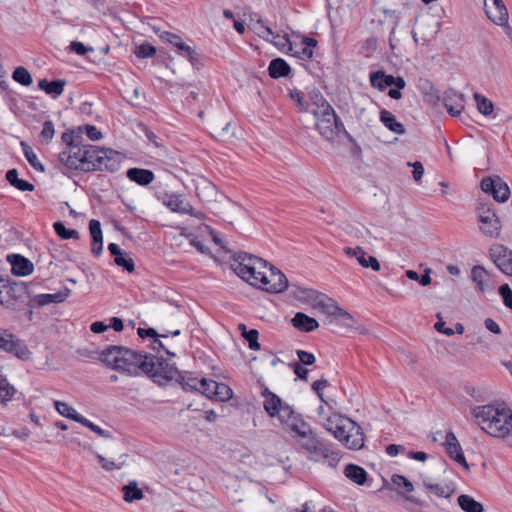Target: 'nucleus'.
Returning <instances> with one entry per match:
<instances>
[{"mask_svg": "<svg viewBox=\"0 0 512 512\" xmlns=\"http://www.w3.org/2000/svg\"><path fill=\"white\" fill-rule=\"evenodd\" d=\"M99 359L107 367L128 376L135 377L143 373L158 385L176 380L184 391L198 392L201 383L197 377L181 375L175 365L163 357L124 346H107L100 353Z\"/></svg>", "mask_w": 512, "mask_h": 512, "instance_id": "nucleus-1", "label": "nucleus"}, {"mask_svg": "<svg viewBox=\"0 0 512 512\" xmlns=\"http://www.w3.org/2000/svg\"><path fill=\"white\" fill-rule=\"evenodd\" d=\"M472 415L483 431L492 437L506 438L512 435V410L492 404L477 406Z\"/></svg>", "mask_w": 512, "mask_h": 512, "instance_id": "nucleus-2", "label": "nucleus"}, {"mask_svg": "<svg viewBox=\"0 0 512 512\" xmlns=\"http://www.w3.org/2000/svg\"><path fill=\"white\" fill-rule=\"evenodd\" d=\"M311 99V113L316 119L315 128L319 134L325 140L333 141L343 131L346 138L353 142V137L345 130L343 122L330 103L320 93L315 94Z\"/></svg>", "mask_w": 512, "mask_h": 512, "instance_id": "nucleus-3", "label": "nucleus"}, {"mask_svg": "<svg viewBox=\"0 0 512 512\" xmlns=\"http://www.w3.org/2000/svg\"><path fill=\"white\" fill-rule=\"evenodd\" d=\"M234 261L235 273L253 286L259 285V277L266 275L269 271V266H272L266 260L247 252L237 253Z\"/></svg>", "mask_w": 512, "mask_h": 512, "instance_id": "nucleus-4", "label": "nucleus"}, {"mask_svg": "<svg viewBox=\"0 0 512 512\" xmlns=\"http://www.w3.org/2000/svg\"><path fill=\"white\" fill-rule=\"evenodd\" d=\"M325 428L348 449L359 450L364 446V433L351 419H341L337 422L328 420Z\"/></svg>", "mask_w": 512, "mask_h": 512, "instance_id": "nucleus-5", "label": "nucleus"}, {"mask_svg": "<svg viewBox=\"0 0 512 512\" xmlns=\"http://www.w3.org/2000/svg\"><path fill=\"white\" fill-rule=\"evenodd\" d=\"M297 442L301 449L308 454V459L311 461L317 462L328 459L329 465L335 467L340 460L339 452L331 450L314 431L308 432L303 438L297 439Z\"/></svg>", "mask_w": 512, "mask_h": 512, "instance_id": "nucleus-6", "label": "nucleus"}, {"mask_svg": "<svg viewBox=\"0 0 512 512\" xmlns=\"http://www.w3.org/2000/svg\"><path fill=\"white\" fill-rule=\"evenodd\" d=\"M91 144H76L65 146V148L59 153V162L67 170H81L84 172H90L87 166H90L92 161L90 159Z\"/></svg>", "mask_w": 512, "mask_h": 512, "instance_id": "nucleus-7", "label": "nucleus"}, {"mask_svg": "<svg viewBox=\"0 0 512 512\" xmlns=\"http://www.w3.org/2000/svg\"><path fill=\"white\" fill-rule=\"evenodd\" d=\"M89 156L92 163L90 166H87V169H90V172L106 171L114 173L120 169L124 160L120 152L110 148H101L96 145H93V148H91V155Z\"/></svg>", "mask_w": 512, "mask_h": 512, "instance_id": "nucleus-8", "label": "nucleus"}, {"mask_svg": "<svg viewBox=\"0 0 512 512\" xmlns=\"http://www.w3.org/2000/svg\"><path fill=\"white\" fill-rule=\"evenodd\" d=\"M491 203H479L477 213L481 232L488 237H498L501 230L500 220Z\"/></svg>", "mask_w": 512, "mask_h": 512, "instance_id": "nucleus-9", "label": "nucleus"}, {"mask_svg": "<svg viewBox=\"0 0 512 512\" xmlns=\"http://www.w3.org/2000/svg\"><path fill=\"white\" fill-rule=\"evenodd\" d=\"M261 395L264 397L263 408L269 417H278L281 421L292 415L293 408L267 387L262 390Z\"/></svg>", "mask_w": 512, "mask_h": 512, "instance_id": "nucleus-10", "label": "nucleus"}, {"mask_svg": "<svg viewBox=\"0 0 512 512\" xmlns=\"http://www.w3.org/2000/svg\"><path fill=\"white\" fill-rule=\"evenodd\" d=\"M259 280L257 287L269 293H282L289 287L287 277L275 266H269V271L266 275L259 277Z\"/></svg>", "mask_w": 512, "mask_h": 512, "instance_id": "nucleus-11", "label": "nucleus"}, {"mask_svg": "<svg viewBox=\"0 0 512 512\" xmlns=\"http://www.w3.org/2000/svg\"><path fill=\"white\" fill-rule=\"evenodd\" d=\"M480 186L484 193L491 195L497 202H506L509 199V186L499 176L483 178Z\"/></svg>", "mask_w": 512, "mask_h": 512, "instance_id": "nucleus-12", "label": "nucleus"}, {"mask_svg": "<svg viewBox=\"0 0 512 512\" xmlns=\"http://www.w3.org/2000/svg\"><path fill=\"white\" fill-rule=\"evenodd\" d=\"M490 256L501 272L512 276V250L502 244H496L490 248Z\"/></svg>", "mask_w": 512, "mask_h": 512, "instance_id": "nucleus-13", "label": "nucleus"}, {"mask_svg": "<svg viewBox=\"0 0 512 512\" xmlns=\"http://www.w3.org/2000/svg\"><path fill=\"white\" fill-rule=\"evenodd\" d=\"M370 84L372 87L377 88L379 91H384L388 87H396L398 89H404L406 82L403 77H394L388 75L382 70L374 71L370 73Z\"/></svg>", "mask_w": 512, "mask_h": 512, "instance_id": "nucleus-14", "label": "nucleus"}, {"mask_svg": "<svg viewBox=\"0 0 512 512\" xmlns=\"http://www.w3.org/2000/svg\"><path fill=\"white\" fill-rule=\"evenodd\" d=\"M26 290L24 282H11L3 279L0 284V305L9 307L12 302L21 297V294Z\"/></svg>", "mask_w": 512, "mask_h": 512, "instance_id": "nucleus-15", "label": "nucleus"}, {"mask_svg": "<svg viewBox=\"0 0 512 512\" xmlns=\"http://www.w3.org/2000/svg\"><path fill=\"white\" fill-rule=\"evenodd\" d=\"M0 349L22 361L29 360L32 355L25 342L17 338L13 333L10 334V337L6 338Z\"/></svg>", "mask_w": 512, "mask_h": 512, "instance_id": "nucleus-16", "label": "nucleus"}, {"mask_svg": "<svg viewBox=\"0 0 512 512\" xmlns=\"http://www.w3.org/2000/svg\"><path fill=\"white\" fill-rule=\"evenodd\" d=\"M445 449L446 453L455 462L463 466L465 469H469V465L465 459L462 451V447L453 432H448L445 437Z\"/></svg>", "mask_w": 512, "mask_h": 512, "instance_id": "nucleus-17", "label": "nucleus"}, {"mask_svg": "<svg viewBox=\"0 0 512 512\" xmlns=\"http://www.w3.org/2000/svg\"><path fill=\"white\" fill-rule=\"evenodd\" d=\"M345 254L354 256L358 263L364 268H371L373 271H380L381 266L376 257L367 254L361 247L355 248L345 247Z\"/></svg>", "mask_w": 512, "mask_h": 512, "instance_id": "nucleus-18", "label": "nucleus"}, {"mask_svg": "<svg viewBox=\"0 0 512 512\" xmlns=\"http://www.w3.org/2000/svg\"><path fill=\"white\" fill-rule=\"evenodd\" d=\"M318 305L320 307H322L323 310L326 313H328L329 315H339V316L343 317L345 326L353 327V324L355 322L353 316L350 313H348L346 310L339 307L333 299H331L327 296H323V299H321L318 302Z\"/></svg>", "mask_w": 512, "mask_h": 512, "instance_id": "nucleus-19", "label": "nucleus"}, {"mask_svg": "<svg viewBox=\"0 0 512 512\" xmlns=\"http://www.w3.org/2000/svg\"><path fill=\"white\" fill-rule=\"evenodd\" d=\"M7 261L11 264V272L15 276H27L34 270L33 263L20 254H10Z\"/></svg>", "mask_w": 512, "mask_h": 512, "instance_id": "nucleus-20", "label": "nucleus"}, {"mask_svg": "<svg viewBox=\"0 0 512 512\" xmlns=\"http://www.w3.org/2000/svg\"><path fill=\"white\" fill-rule=\"evenodd\" d=\"M283 425H286L292 432L296 434L298 439L303 438L308 434V432H312L313 430L310 426L302 419L300 414H297L294 410L292 415L287 418H283L280 421Z\"/></svg>", "mask_w": 512, "mask_h": 512, "instance_id": "nucleus-21", "label": "nucleus"}, {"mask_svg": "<svg viewBox=\"0 0 512 512\" xmlns=\"http://www.w3.org/2000/svg\"><path fill=\"white\" fill-rule=\"evenodd\" d=\"M71 290L65 288L54 294H38L31 298L29 304L33 307H42L51 303H62L70 295Z\"/></svg>", "mask_w": 512, "mask_h": 512, "instance_id": "nucleus-22", "label": "nucleus"}, {"mask_svg": "<svg viewBox=\"0 0 512 512\" xmlns=\"http://www.w3.org/2000/svg\"><path fill=\"white\" fill-rule=\"evenodd\" d=\"M444 106L447 112L456 117L464 110V95L457 92H447L444 96Z\"/></svg>", "mask_w": 512, "mask_h": 512, "instance_id": "nucleus-23", "label": "nucleus"}, {"mask_svg": "<svg viewBox=\"0 0 512 512\" xmlns=\"http://www.w3.org/2000/svg\"><path fill=\"white\" fill-rule=\"evenodd\" d=\"M89 232L91 235V252L99 256L103 250V234L100 221L91 219L89 221Z\"/></svg>", "mask_w": 512, "mask_h": 512, "instance_id": "nucleus-24", "label": "nucleus"}, {"mask_svg": "<svg viewBox=\"0 0 512 512\" xmlns=\"http://www.w3.org/2000/svg\"><path fill=\"white\" fill-rule=\"evenodd\" d=\"M126 177L140 186H148L151 184L155 175L153 171L144 168L132 167L126 171Z\"/></svg>", "mask_w": 512, "mask_h": 512, "instance_id": "nucleus-25", "label": "nucleus"}, {"mask_svg": "<svg viewBox=\"0 0 512 512\" xmlns=\"http://www.w3.org/2000/svg\"><path fill=\"white\" fill-rule=\"evenodd\" d=\"M285 43H278L274 42V44L283 50L284 47H287L286 53H290L291 55L301 59V60H308L311 59L313 56V50L305 47L303 44L300 46H293L290 42V39L287 35L284 36Z\"/></svg>", "mask_w": 512, "mask_h": 512, "instance_id": "nucleus-26", "label": "nucleus"}, {"mask_svg": "<svg viewBox=\"0 0 512 512\" xmlns=\"http://www.w3.org/2000/svg\"><path fill=\"white\" fill-rule=\"evenodd\" d=\"M66 83L67 82L65 79H55L48 81L44 78L39 80L38 88L44 91L47 95L51 96L53 99H56L63 93Z\"/></svg>", "mask_w": 512, "mask_h": 512, "instance_id": "nucleus-27", "label": "nucleus"}, {"mask_svg": "<svg viewBox=\"0 0 512 512\" xmlns=\"http://www.w3.org/2000/svg\"><path fill=\"white\" fill-rule=\"evenodd\" d=\"M292 325L303 332H312L319 327L318 321L303 312H297L291 320Z\"/></svg>", "mask_w": 512, "mask_h": 512, "instance_id": "nucleus-28", "label": "nucleus"}, {"mask_svg": "<svg viewBox=\"0 0 512 512\" xmlns=\"http://www.w3.org/2000/svg\"><path fill=\"white\" fill-rule=\"evenodd\" d=\"M291 72L289 64L282 58H275L270 61L268 66L269 76L273 79L286 77Z\"/></svg>", "mask_w": 512, "mask_h": 512, "instance_id": "nucleus-29", "label": "nucleus"}, {"mask_svg": "<svg viewBox=\"0 0 512 512\" xmlns=\"http://www.w3.org/2000/svg\"><path fill=\"white\" fill-rule=\"evenodd\" d=\"M344 475L357 485H364L368 477L363 467L352 463L346 465Z\"/></svg>", "mask_w": 512, "mask_h": 512, "instance_id": "nucleus-30", "label": "nucleus"}, {"mask_svg": "<svg viewBox=\"0 0 512 512\" xmlns=\"http://www.w3.org/2000/svg\"><path fill=\"white\" fill-rule=\"evenodd\" d=\"M394 486L399 489H403L407 493H411L414 490L412 482L400 474H393L391 477V483L385 479L383 480L382 489L393 490Z\"/></svg>", "mask_w": 512, "mask_h": 512, "instance_id": "nucleus-31", "label": "nucleus"}, {"mask_svg": "<svg viewBox=\"0 0 512 512\" xmlns=\"http://www.w3.org/2000/svg\"><path fill=\"white\" fill-rule=\"evenodd\" d=\"M380 121L390 131L403 135L406 132L404 125L396 120V117L386 109L380 111Z\"/></svg>", "mask_w": 512, "mask_h": 512, "instance_id": "nucleus-32", "label": "nucleus"}, {"mask_svg": "<svg viewBox=\"0 0 512 512\" xmlns=\"http://www.w3.org/2000/svg\"><path fill=\"white\" fill-rule=\"evenodd\" d=\"M6 180L9 182V184L11 186L15 187L16 189H18L20 191L31 192L35 189V186L32 183H30L26 180L20 179L18 177V171L15 168L9 169L6 172Z\"/></svg>", "mask_w": 512, "mask_h": 512, "instance_id": "nucleus-33", "label": "nucleus"}, {"mask_svg": "<svg viewBox=\"0 0 512 512\" xmlns=\"http://www.w3.org/2000/svg\"><path fill=\"white\" fill-rule=\"evenodd\" d=\"M485 13L487 17L496 25H506L508 22V11L507 9L501 10V8L497 7H489L487 3H485Z\"/></svg>", "mask_w": 512, "mask_h": 512, "instance_id": "nucleus-34", "label": "nucleus"}, {"mask_svg": "<svg viewBox=\"0 0 512 512\" xmlns=\"http://www.w3.org/2000/svg\"><path fill=\"white\" fill-rule=\"evenodd\" d=\"M124 501L131 503L136 500H141L144 497L143 491L138 487L136 481H130L127 485L122 487Z\"/></svg>", "mask_w": 512, "mask_h": 512, "instance_id": "nucleus-35", "label": "nucleus"}, {"mask_svg": "<svg viewBox=\"0 0 512 512\" xmlns=\"http://www.w3.org/2000/svg\"><path fill=\"white\" fill-rule=\"evenodd\" d=\"M457 501L464 512H484L483 505L469 495L462 494Z\"/></svg>", "mask_w": 512, "mask_h": 512, "instance_id": "nucleus-36", "label": "nucleus"}, {"mask_svg": "<svg viewBox=\"0 0 512 512\" xmlns=\"http://www.w3.org/2000/svg\"><path fill=\"white\" fill-rule=\"evenodd\" d=\"M16 392L15 387L8 382L7 378L0 375V404L7 405Z\"/></svg>", "mask_w": 512, "mask_h": 512, "instance_id": "nucleus-37", "label": "nucleus"}, {"mask_svg": "<svg viewBox=\"0 0 512 512\" xmlns=\"http://www.w3.org/2000/svg\"><path fill=\"white\" fill-rule=\"evenodd\" d=\"M55 408L58 411V413L61 414L62 416L78 423H80L84 417L81 414L77 413L73 407H71L69 404L65 402L56 401Z\"/></svg>", "mask_w": 512, "mask_h": 512, "instance_id": "nucleus-38", "label": "nucleus"}, {"mask_svg": "<svg viewBox=\"0 0 512 512\" xmlns=\"http://www.w3.org/2000/svg\"><path fill=\"white\" fill-rule=\"evenodd\" d=\"M473 97L477 104V110L479 111V113H481L484 116H489L493 113L494 104L491 100H489L487 97L483 96L478 92L474 93Z\"/></svg>", "mask_w": 512, "mask_h": 512, "instance_id": "nucleus-39", "label": "nucleus"}, {"mask_svg": "<svg viewBox=\"0 0 512 512\" xmlns=\"http://www.w3.org/2000/svg\"><path fill=\"white\" fill-rule=\"evenodd\" d=\"M127 457H128L127 454H122L119 457L118 462H115V461H110V460L106 459L101 454H97V459H98L99 464L106 471L121 469L126 464Z\"/></svg>", "mask_w": 512, "mask_h": 512, "instance_id": "nucleus-40", "label": "nucleus"}, {"mask_svg": "<svg viewBox=\"0 0 512 512\" xmlns=\"http://www.w3.org/2000/svg\"><path fill=\"white\" fill-rule=\"evenodd\" d=\"M12 79L22 86H30L33 83L30 72L23 66L14 69Z\"/></svg>", "mask_w": 512, "mask_h": 512, "instance_id": "nucleus-41", "label": "nucleus"}, {"mask_svg": "<svg viewBox=\"0 0 512 512\" xmlns=\"http://www.w3.org/2000/svg\"><path fill=\"white\" fill-rule=\"evenodd\" d=\"M53 228L55 233L64 240L68 239H79V232L75 229H68L65 227L64 223L61 221H57L53 224Z\"/></svg>", "mask_w": 512, "mask_h": 512, "instance_id": "nucleus-42", "label": "nucleus"}, {"mask_svg": "<svg viewBox=\"0 0 512 512\" xmlns=\"http://www.w3.org/2000/svg\"><path fill=\"white\" fill-rule=\"evenodd\" d=\"M24 156L29 164L37 171H44V166L39 162L37 155L34 153L32 148L24 141L21 142Z\"/></svg>", "mask_w": 512, "mask_h": 512, "instance_id": "nucleus-43", "label": "nucleus"}, {"mask_svg": "<svg viewBox=\"0 0 512 512\" xmlns=\"http://www.w3.org/2000/svg\"><path fill=\"white\" fill-rule=\"evenodd\" d=\"M213 386L215 388L213 400L224 402L232 397V389L227 384L217 382Z\"/></svg>", "mask_w": 512, "mask_h": 512, "instance_id": "nucleus-44", "label": "nucleus"}, {"mask_svg": "<svg viewBox=\"0 0 512 512\" xmlns=\"http://www.w3.org/2000/svg\"><path fill=\"white\" fill-rule=\"evenodd\" d=\"M487 276H488L487 271L485 270L484 267H482L480 265L474 266L471 270V278L477 284V286L481 292L485 291L484 281Z\"/></svg>", "mask_w": 512, "mask_h": 512, "instance_id": "nucleus-45", "label": "nucleus"}, {"mask_svg": "<svg viewBox=\"0 0 512 512\" xmlns=\"http://www.w3.org/2000/svg\"><path fill=\"white\" fill-rule=\"evenodd\" d=\"M212 135L216 138H225L228 135L230 122H223L220 120H214L211 123Z\"/></svg>", "mask_w": 512, "mask_h": 512, "instance_id": "nucleus-46", "label": "nucleus"}, {"mask_svg": "<svg viewBox=\"0 0 512 512\" xmlns=\"http://www.w3.org/2000/svg\"><path fill=\"white\" fill-rule=\"evenodd\" d=\"M55 134L54 124L51 120H46L43 123L42 131L39 134L40 141L48 144L51 142Z\"/></svg>", "mask_w": 512, "mask_h": 512, "instance_id": "nucleus-47", "label": "nucleus"}, {"mask_svg": "<svg viewBox=\"0 0 512 512\" xmlns=\"http://www.w3.org/2000/svg\"><path fill=\"white\" fill-rule=\"evenodd\" d=\"M290 98L296 103V106L298 107L299 111H310L312 106H308V104L304 101V94L297 90L293 89L289 92Z\"/></svg>", "mask_w": 512, "mask_h": 512, "instance_id": "nucleus-48", "label": "nucleus"}, {"mask_svg": "<svg viewBox=\"0 0 512 512\" xmlns=\"http://www.w3.org/2000/svg\"><path fill=\"white\" fill-rule=\"evenodd\" d=\"M213 384H217V382L212 379L201 378L200 386H198V393H201L209 399H213L215 390Z\"/></svg>", "mask_w": 512, "mask_h": 512, "instance_id": "nucleus-49", "label": "nucleus"}, {"mask_svg": "<svg viewBox=\"0 0 512 512\" xmlns=\"http://www.w3.org/2000/svg\"><path fill=\"white\" fill-rule=\"evenodd\" d=\"M425 487L438 497L448 498L453 494V489H451L448 485L443 486L440 484L425 483Z\"/></svg>", "mask_w": 512, "mask_h": 512, "instance_id": "nucleus-50", "label": "nucleus"}, {"mask_svg": "<svg viewBox=\"0 0 512 512\" xmlns=\"http://www.w3.org/2000/svg\"><path fill=\"white\" fill-rule=\"evenodd\" d=\"M155 53H156V48L148 42L142 43V44L136 46L134 49V54L138 58H143V59L152 57Z\"/></svg>", "mask_w": 512, "mask_h": 512, "instance_id": "nucleus-51", "label": "nucleus"}, {"mask_svg": "<svg viewBox=\"0 0 512 512\" xmlns=\"http://www.w3.org/2000/svg\"><path fill=\"white\" fill-rule=\"evenodd\" d=\"M114 262L117 266L122 267L127 272L131 273L135 270V264L132 258L127 257L123 254L114 258Z\"/></svg>", "mask_w": 512, "mask_h": 512, "instance_id": "nucleus-52", "label": "nucleus"}, {"mask_svg": "<svg viewBox=\"0 0 512 512\" xmlns=\"http://www.w3.org/2000/svg\"><path fill=\"white\" fill-rule=\"evenodd\" d=\"M249 344L251 350H259L260 343L258 342L259 332L256 329H250L244 336H242Z\"/></svg>", "mask_w": 512, "mask_h": 512, "instance_id": "nucleus-53", "label": "nucleus"}, {"mask_svg": "<svg viewBox=\"0 0 512 512\" xmlns=\"http://www.w3.org/2000/svg\"><path fill=\"white\" fill-rule=\"evenodd\" d=\"M80 424H82L83 426L87 427L88 429H90L91 431H93L94 433H96L97 435H99V436H101L103 438L111 437V433L108 430L102 429L101 427H99L98 425L94 424L93 422H91L90 420L86 419L85 417H83V419L80 422Z\"/></svg>", "mask_w": 512, "mask_h": 512, "instance_id": "nucleus-54", "label": "nucleus"}, {"mask_svg": "<svg viewBox=\"0 0 512 512\" xmlns=\"http://www.w3.org/2000/svg\"><path fill=\"white\" fill-rule=\"evenodd\" d=\"M498 292L502 297L504 305L512 310V289L508 284L500 285Z\"/></svg>", "mask_w": 512, "mask_h": 512, "instance_id": "nucleus-55", "label": "nucleus"}, {"mask_svg": "<svg viewBox=\"0 0 512 512\" xmlns=\"http://www.w3.org/2000/svg\"><path fill=\"white\" fill-rule=\"evenodd\" d=\"M296 354L299 358L298 363H300L301 365L310 366L315 363V356L310 352H307L305 350H297Z\"/></svg>", "mask_w": 512, "mask_h": 512, "instance_id": "nucleus-56", "label": "nucleus"}, {"mask_svg": "<svg viewBox=\"0 0 512 512\" xmlns=\"http://www.w3.org/2000/svg\"><path fill=\"white\" fill-rule=\"evenodd\" d=\"M160 37L162 40H164V41L172 44L174 47H176L177 50H179V47L184 44V42L178 35L170 33V32H163Z\"/></svg>", "mask_w": 512, "mask_h": 512, "instance_id": "nucleus-57", "label": "nucleus"}, {"mask_svg": "<svg viewBox=\"0 0 512 512\" xmlns=\"http://www.w3.org/2000/svg\"><path fill=\"white\" fill-rule=\"evenodd\" d=\"M137 334L140 338L144 339L146 337L151 338H165L166 334H158L154 328H141L139 327L137 330Z\"/></svg>", "mask_w": 512, "mask_h": 512, "instance_id": "nucleus-58", "label": "nucleus"}, {"mask_svg": "<svg viewBox=\"0 0 512 512\" xmlns=\"http://www.w3.org/2000/svg\"><path fill=\"white\" fill-rule=\"evenodd\" d=\"M257 24L260 25V27L258 28V35L263 39L269 40L270 36H272L273 38H279V35L275 36L274 32L268 26H265L261 19L257 21Z\"/></svg>", "mask_w": 512, "mask_h": 512, "instance_id": "nucleus-59", "label": "nucleus"}, {"mask_svg": "<svg viewBox=\"0 0 512 512\" xmlns=\"http://www.w3.org/2000/svg\"><path fill=\"white\" fill-rule=\"evenodd\" d=\"M70 50L77 55L83 56L87 51H93L92 47H86L82 42L72 41L70 43Z\"/></svg>", "mask_w": 512, "mask_h": 512, "instance_id": "nucleus-60", "label": "nucleus"}, {"mask_svg": "<svg viewBox=\"0 0 512 512\" xmlns=\"http://www.w3.org/2000/svg\"><path fill=\"white\" fill-rule=\"evenodd\" d=\"M289 286L291 287L292 293L294 294V296L298 299H304V298L308 297L313 292V290H311V289L301 288L297 284H294V283L289 284Z\"/></svg>", "mask_w": 512, "mask_h": 512, "instance_id": "nucleus-61", "label": "nucleus"}, {"mask_svg": "<svg viewBox=\"0 0 512 512\" xmlns=\"http://www.w3.org/2000/svg\"><path fill=\"white\" fill-rule=\"evenodd\" d=\"M408 166L413 167L412 175L416 182H419L424 174V167L421 162L415 161L414 163L408 162Z\"/></svg>", "mask_w": 512, "mask_h": 512, "instance_id": "nucleus-62", "label": "nucleus"}, {"mask_svg": "<svg viewBox=\"0 0 512 512\" xmlns=\"http://www.w3.org/2000/svg\"><path fill=\"white\" fill-rule=\"evenodd\" d=\"M291 367L293 369V372L296 374V376L303 380V381H307L308 380V369L304 368L303 365H301L300 363L298 362H294L293 364H291Z\"/></svg>", "mask_w": 512, "mask_h": 512, "instance_id": "nucleus-63", "label": "nucleus"}, {"mask_svg": "<svg viewBox=\"0 0 512 512\" xmlns=\"http://www.w3.org/2000/svg\"><path fill=\"white\" fill-rule=\"evenodd\" d=\"M328 385H329V382L326 379H323V378L315 381L312 384V389L314 390V392L317 394V396L320 398L321 401H324L323 392L322 391Z\"/></svg>", "mask_w": 512, "mask_h": 512, "instance_id": "nucleus-64", "label": "nucleus"}]
</instances>
